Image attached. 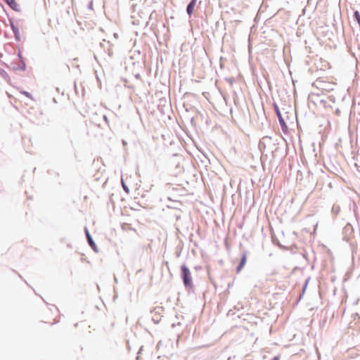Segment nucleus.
Returning a JSON list of instances; mask_svg holds the SVG:
<instances>
[{
	"instance_id": "obj_2",
	"label": "nucleus",
	"mask_w": 360,
	"mask_h": 360,
	"mask_svg": "<svg viewBox=\"0 0 360 360\" xmlns=\"http://www.w3.org/2000/svg\"><path fill=\"white\" fill-rule=\"evenodd\" d=\"M316 86L321 90L322 92H329L333 90L335 83L329 82L322 78H319L315 82Z\"/></svg>"
},
{
	"instance_id": "obj_11",
	"label": "nucleus",
	"mask_w": 360,
	"mask_h": 360,
	"mask_svg": "<svg viewBox=\"0 0 360 360\" xmlns=\"http://www.w3.org/2000/svg\"><path fill=\"white\" fill-rule=\"evenodd\" d=\"M122 184L124 189L128 193L129 190L126 188V186H125V185H124V184L123 182V180H122Z\"/></svg>"
},
{
	"instance_id": "obj_6",
	"label": "nucleus",
	"mask_w": 360,
	"mask_h": 360,
	"mask_svg": "<svg viewBox=\"0 0 360 360\" xmlns=\"http://www.w3.org/2000/svg\"><path fill=\"white\" fill-rule=\"evenodd\" d=\"M11 28L13 32H14L15 37L17 39H20V30L17 26H15L13 23H11Z\"/></svg>"
},
{
	"instance_id": "obj_12",
	"label": "nucleus",
	"mask_w": 360,
	"mask_h": 360,
	"mask_svg": "<svg viewBox=\"0 0 360 360\" xmlns=\"http://www.w3.org/2000/svg\"><path fill=\"white\" fill-rule=\"evenodd\" d=\"M86 236H87L88 240H90V239H92L91 236L89 235V233L88 232H86Z\"/></svg>"
},
{
	"instance_id": "obj_7",
	"label": "nucleus",
	"mask_w": 360,
	"mask_h": 360,
	"mask_svg": "<svg viewBox=\"0 0 360 360\" xmlns=\"http://www.w3.org/2000/svg\"><path fill=\"white\" fill-rule=\"evenodd\" d=\"M276 114L278 115V117L279 119V122L281 124V127L283 128V129L284 128H287V126H286V124L285 123V121L283 120V118L282 117L281 115V112H279V110L278 109H276Z\"/></svg>"
},
{
	"instance_id": "obj_3",
	"label": "nucleus",
	"mask_w": 360,
	"mask_h": 360,
	"mask_svg": "<svg viewBox=\"0 0 360 360\" xmlns=\"http://www.w3.org/2000/svg\"><path fill=\"white\" fill-rule=\"evenodd\" d=\"M14 11H19V6L15 0H4Z\"/></svg>"
},
{
	"instance_id": "obj_1",
	"label": "nucleus",
	"mask_w": 360,
	"mask_h": 360,
	"mask_svg": "<svg viewBox=\"0 0 360 360\" xmlns=\"http://www.w3.org/2000/svg\"><path fill=\"white\" fill-rule=\"evenodd\" d=\"M181 275L185 287L191 288L193 287L191 273L185 264L181 266Z\"/></svg>"
},
{
	"instance_id": "obj_10",
	"label": "nucleus",
	"mask_w": 360,
	"mask_h": 360,
	"mask_svg": "<svg viewBox=\"0 0 360 360\" xmlns=\"http://www.w3.org/2000/svg\"><path fill=\"white\" fill-rule=\"evenodd\" d=\"M88 241H89V245H90L92 248H94V246H96V245H95V243H94V242L93 241V240H92V239H90V240H88Z\"/></svg>"
},
{
	"instance_id": "obj_9",
	"label": "nucleus",
	"mask_w": 360,
	"mask_h": 360,
	"mask_svg": "<svg viewBox=\"0 0 360 360\" xmlns=\"http://www.w3.org/2000/svg\"><path fill=\"white\" fill-rule=\"evenodd\" d=\"M21 93H22V94L25 95L27 97H28V98H30L32 99V97L31 94H29L28 92H27V91H22Z\"/></svg>"
},
{
	"instance_id": "obj_8",
	"label": "nucleus",
	"mask_w": 360,
	"mask_h": 360,
	"mask_svg": "<svg viewBox=\"0 0 360 360\" xmlns=\"http://www.w3.org/2000/svg\"><path fill=\"white\" fill-rule=\"evenodd\" d=\"M354 16L355 18V19L356 20V21L358 22L359 24H360V14L358 11H355L354 12Z\"/></svg>"
},
{
	"instance_id": "obj_5",
	"label": "nucleus",
	"mask_w": 360,
	"mask_h": 360,
	"mask_svg": "<svg viewBox=\"0 0 360 360\" xmlns=\"http://www.w3.org/2000/svg\"><path fill=\"white\" fill-rule=\"evenodd\" d=\"M246 261H247V255H246V253H243L242 258H241V261L240 262V264L237 267V272H240L241 271V269L245 265Z\"/></svg>"
},
{
	"instance_id": "obj_4",
	"label": "nucleus",
	"mask_w": 360,
	"mask_h": 360,
	"mask_svg": "<svg viewBox=\"0 0 360 360\" xmlns=\"http://www.w3.org/2000/svg\"><path fill=\"white\" fill-rule=\"evenodd\" d=\"M197 0H191L189 4L187 6V13L189 15H191L193 13L194 8L195 6Z\"/></svg>"
}]
</instances>
